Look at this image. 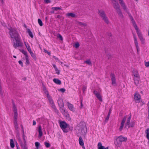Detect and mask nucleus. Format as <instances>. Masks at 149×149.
Returning <instances> with one entry per match:
<instances>
[{
    "mask_svg": "<svg viewBox=\"0 0 149 149\" xmlns=\"http://www.w3.org/2000/svg\"><path fill=\"white\" fill-rule=\"evenodd\" d=\"M9 31V33L11 38H14L16 41V43L14 42L13 46L15 48L17 47L22 46V43L20 41L19 35L16 30L12 28L11 27L8 28Z\"/></svg>",
    "mask_w": 149,
    "mask_h": 149,
    "instance_id": "f257e3e1",
    "label": "nucleus"
},
{
    "mask_svg": "<svg viewBox=\"0 0 149 149\" xmlns=\"http://www.w3.org/2000/svg\"><path fill=\"white\" fill-rule=\"evenodd\" d=\"M77 129L78 130V133L83 135L85 138L87 132V128L85 123L83 122L80 123L78 125Z\"/></svg>",
    "mask_w": 149,
    "mask_h": 149,
    "instance_id": "f03ea898",
    "label": "nucleus"
},
{
    "mask_svg": "<svg viewBox=\"0 0 149 149\" xmlns=\"http://www.w3.org/2000/svg\"><path fill=\"white\" fill-rule=\"evenodd\" d=\"M127 139L126 137H123L121 135L120 136L116 137L114 141V144L117 147H120L121 145L122 142L126 141Z\"/></svg>",
    "mask_w": 149,
    "mask_h": 149,
    "instance_id": "7ed1b4c3",
    "label": "nucleus"
},
{
    "mask_svg": "<svg viewBox=\"0 0 149 149\" xmlns=\"http://www.w3.org/2000/svg\"><path fill=\"white\" fill-rule=\"evenodd\" d=\"M114 8L116 10L119 16L121 18H123V16L121 11L120 6L118 2L115 0H112Z\"/></svg>",
    "mask_w": 149,
    "mask_h": 149,
    "instance_id": "20e7f679",
    "label": "nucleus"
},
{
    "mask_svg": "<svg viewBox=\"0 0 149 149\" xmlns=\"http://www.w3.org/2000/svg\"><path fill=\"white\" fill-rule=\"evenodd\" d=\"M98 12V14L101 16L102 19L104 20L106 23L108 24L109 23V21L106 16L104 11L102 10H99Z\"/></svg>",
    "mask_w": 149,
    "mask_h": 149,
    "instance_id": "39448f33",
    "label": "nucleus"
},
{
    "mask_svg": "<svg viewBox=\"0 0 149 149\" xmlns=\"http://www.w3.org/2000/svg\"><path fill=\"white\" fill-rule=\"evenodd\" d=\"M60 126L63 132L65 133L67 132L68 130L66 128L69 126V125L67 124L65 121H61L60 123Z\"/></svg>",
    "mask_w": 149,
    "mask_h": 149,
    "instance_id": "423d86ee",
    "label": "nucleus"
},
{
    "mask_svg": "<svg viewBox=\"0 0 149 149\" xmlns=\"http://www.w3.org/2000/svg\"><path fill=\"white\" fill-rule=\"evenodd\" d=\"M18 117L17 112L14 113V123L15 125V127L17 129H18V124L17 123V118Z\"/></svg>",
    "mask_w": 149,
    "mask_h": 149,
    "instance_id": "0eeeda50",
    "label": "nucleus"
},
{
    "mask_svg": "<svg viewBox=\"0 0 149 149\" xmlns=\"http://www.w3.org/2000/svg\"><path fill=\"white\" fill-rule=\"evenodd\" d=\"M111 80L112 81V84L115 85L116 84L115 76L114 73H111L110 74Z\"/></svg>",
    "mask_w": 149,
    "mask_h": 149,
    "instance_id": "6e6552de",
    "label": "nucleus"
},
{
    "mask_svg": "<svg viewBox=\"0 0 149 149\" xmlns=\"http://www.w3.org/2000/svg\"><path fill=\"white\" fill-rule=\"evenodd\" d=\"M119 1L120 4L121 6L122 7L124 10L126 12L128 13L127 9L123 0H119Z\"/></svg>",
    "mask_w": 149,
    "mask_h": 149,
    "instance_id": "1a4fd4ad",
    "label": "nucleus"
},
{
    "mask_svg": "<svg viewBox=\"0 0 149 149\" xmlns=\"http://www.w3.org/2000/svg\"><path fill=\"white\" fill-rule=\"evenodd\" d=\"M137 35L139 37V39L141 40V43L142 44H144L145 43V40L142 36L141 33H139L138 35Z\"/></svg>",
    "mask_w": 149,
    "mask_h": 149,
    "instance_id": "9d476101",
    "label": "nucleus"
},
{
    "mask_svg": "<svg viewBox=\"0 0 149 149\" xmlns=\"http://www.w3.org/2000/svg\"><path fill=\"white\" fill-rule=\"evenodd\" d=\"M67 105L68 106L69 109L72 111H75L74 108V107L73 105L69 102L67 103Z\"/></svg>",
    "mask_w": 149,
    "mask_h": 149,
    "instance_id": "9b49d317",
    "label": "nucleus"
},
{
    "mask_svg": "<svg viewBox=\"0 0 149 149\" xmlns=\"http://www.w3.org/2000/svg\"><path fill=\"white\" fill-rule=\"evenodd\" d=\"M131 118V115H130L129 117L127 118V122L125 123V127H128V128H129L130 127V123Z\"/></svg>",
    "mask_w": 149,
    "mask_h": 149,
    "instance_id": "f8f14e48",
    "label": "nucleus"
},
{
    "mask_svg": "<svg viewBox=\"0 0 149 149\" xmlns=\"http://www.w3.org/2000/svg\"><path fill=\"white\" fill-rule=\"evenodd\" d=\"M98 149H108V147L105 148L104 146H102V143L101 142H99L97 145Z\"/></svg>",
    "mask_w": 149,
    "mask_h": 149,
    "instance_id": "ddd939ff",
    "label": "nucleus"
},
{
    "mask_svg": "<svg viewBox=\"0 0 149 149\" xmlns=\"http://www.w3.org/2000/svg\"><path fill=\"white\" fill-rule=\"evenodd\" d=\"M58 103L59 107H64L63 100L61 99H59L58 100Z\"/></svg>",
    "mask_w": 149,
    "mask_h": 149,
    "instance_id": "4468645a",
    "label": "nucleus"
},
{
    "mask_svg": "<svg viewBox=\"0 0 149 149\" xmlns=\"http://www.w3.org/2000/svg\"><path fill=\"white\" fill-rule=\"evenodd\" d=\"M141 96L140 95L137 93H135L134 96V98L135 100H138L140 99Z\"/></svg>",
    "mask_w": 149,
    "mask_h": 149,
    "instance_id": "2eb2a0df",
    "label": "nucleus"
},
{
    "mask_svg": "<svg viewBox=\"0 0 149 149\" xmlns=\"http://www.w3.org/2000/svg\"><path fill=\"white\" fill-rule=\"evenodd\" d=\"M38 132L39 133L38 137L39 138H40L42 136V131L41 127V125H39L38 126Z\"/></svg>",
    "mask_w": 149,
    "mask_h": 149,
    "instance_id": "dca6fc26",
    "label": "nucleus"
},
{
    "mask_svg": "<svg viewBox=\"0 0 149 149\" xmlns=\"http://www.w3.org/2000/svg\"><path fill=\"white\" fill-rule=\"evenodd\" d=\"M20 143L23 149H27L26 143L23 142L22 141L20 142Z\"/></svg>",
    "mask_w": 149,
    "mask_h": 149,
    "instance_id": "f3484780",
    "label": "nucleus"
},
{
    "mask_svg": "<svg viewBox=\"0 0 149 149\" xmlns=\"http://www.w3.org/2000/svg\"><path fill=\"white\" fill-rule=\"evenodd\" d=\"M134 27V28H135V29L136 31V33L137 35H138V33H141V32L139 30V29L137 27V26L136 23V22H135L134 23H132Z\"/></svg>",
    "mask_w": 149,
    "mask_h": 149,
    "instance_id": "a211bd4d",
    "label": "nucleus"
},
{
    "mask_svg": "<svg viewBox=\"0 0 149 149\" xmlns=\"http://www.w3.org/2000/svg\"><path fill=\"white\" fill-rule=\"evenodd\" d=\"M16 130V133H17V139H18L19 140V142H21V141H21V139H20V138L19 136V127H18V129H17L16 128H15Z\"/></svg>",
    "mask_w": 149,
    "mask_h": 149,
    "instance_id": "6ab92c4d",
    "label": "nucleus"
},
{
    "mask_svg": "<svg viewBox=\"0 0 149 149\" xmlns=\"http://www.w3.org/2000/svg\"><path fill=\"white\" fill-rule=\"evenodd\" d=\"M134 83L136 85H137L139 83V77H134Z\"/></svg>",
    "mask_w": 149,
    "mask_h": 149,
    "instance_id": "aec40b11",
    "label": "nucleus"
},
{
    "mask_svg": "<svg viewBox=\"0 0 149 149\" xmlns=\"http://www.w3.org/2000/svg\"><path fill=\"white\" fill-rule=\"evenodd\" d=\"M53 81L56 84L58 85H60L61 84V81L57 79H54Z\"/></svg>",
    "mask_w": 149,
    "mask_h": 149,
    "instance_id": "412c9836",
    "label": "nucleus"
},
{
    "mask_svg": "<svg viewBox=\"0 0 149 149\" xmlns=\"http://www.w3.org/2000/svg\"><path fill=\"white\" fill-rule=\"evenodd\" d=\"M79 143L80 146H82L84 145V143L81 136H80L79 139Z\"/></svg>",
    "mask_w": 149,
    "mask_h": 149,
    "instance_id": "4be33fe9",
    "label": "nucleus"
},
{
    "mask_svg": "<svg viewBox=\"0 0 149 149\" xmlns=\"http://www.w3.org/2000/svg\"><path fill=\"white\" fill-rule=\"evenodd\" d=\"M145 133L146 134V137L149 140V128L146 129L145 131Z\"/></svg>",
    "mask_w": 149,
    "mask_h": 149,
    "instance_id": "5701e85b",
    "label": "nucleus"
},
{
    "mask_svg": "<svg viewBox=\"0 0 149 149\" xmlns=\"http://www.w3.org/2000/svg\"><path fill=\"white\" fill-rule=\"evenodd\" d=\"M27 31L29 35L32 38H33V36L32 32L29 29H27Z\"/></svg>",
    "mask_w": 149,
    "mask_h": 149,
    "instance_id": "b1692460",
    "label": "nucleus"
},
{
    "mask_svg": "<svg viewBox=\"0 0 149 149\" xmlns=\"http://www.w3.org/2000/svg\"><path fill=\"white\" fill-rule=\"evenodd\" d=\"M134 43L136 47L139 46L136 38L135 35L134 36Z\"/></svg>",
    "mask_w": 149,
    "mask_h": 149,
    "instance_id": "393cba45",
    "label": "nucleus"
},
{
    "mask_svg": "<svg viewBox=\"0 0 149 149\" xmlns=\"http://www.w3.org/2000/svg\"><path fill=\"white\" fill-rule=\"evenodd\" d=\"M134 77H139V76L136 71L134 70L133 72Z\"/></svg>",
    "mask_w": 149,
    "mask_h": 149,
    "instance_id": "a878e982",
    "label": "nucleus"
},
{
    "mask_svg": "<svg viewBox=\"0 0 149 149\" xmlns=\"http://www.w3.org/2000/svg\"><path fill=\"white\" fill-rule=\"evenodd\" d=\"M96 97L97 98V99L100 101L102 102V96L100 95V94L99 93L98 94H97L96 95Z\"/></svg>",
    "mask_w": 149,
    "mask_h": 149,
    "instance_id": "bb28decb",
    "label": "nucleus"
},
{
    "mask_svg": "<svg viewBox=\"0 0 149 149\" xmlns=\"http://www.w3.org/2000/svg\"><path fill=\"white\" fill-rule=\"evenodd\" d=\"M67 16L68 17L71 16L72 17H74L76 16V15L73 13H71L67 14Z\"/></svg>",
    "mask_w": 149,
    "mask_h": 149,
    "instance_id": "cd10ccee",
    "label": "nucleus"
},
{
    "mask_svg": "<svg viewBox=\"0 0 149 149\" xmlns=\"http://www.w3.org/2000/svg\"><path fill=\"white\" fill-rule=\"evenodd\" d=\"M10 143L11 147L12 148H14L15 146V145L14 143L13 140V139H10Z\"/></svg>",
    "mask_w": 149,
    "mask_h": 149,
    "instance_id": "c85d7f7f",
    "label": "nucleus"
},
{
    "mask_svg": "<svg viewBox=\"0 0 149 149\" xmlns=\"http://www.w3.org/2000/svg\"><path fill=\"white\" fill-rule=\"evenodd\" d=\"M65 117L68 120H70V118L69 115L67 113L64 115Z\"/></svg>",
    "mask_w": 149,
    "mask_h": 149,
    "instance_id": "c756f323",
    "label": "nucleus"
},
{
    "mask_svg": "<svg viewBox=\"0 0 149 149\" xmlns=\"http://www.w3.org/2000/svg\"><path fill=\"white\" fill-rule=\"evenodd\" d=\"M51 9L54 10H61V8L58 7H53Z\"/></svg>",
    "mask_w": 149,
    "mask_h": 149,
    "instance_id": "7c9ffc66",
    "label": "nucleus"
},
{
    "mask_svg": "<svg viewBox=\"0 0 149 149\" xmlns=\"http://www.w3.org/2000/svg\"><path fill=\"white\" fill-rule=\"evenodd\" d=\"M126 116H125L123 118L121 123V125H124V123H125V122L126 120Z\"/></svg>",
    "mask_w": 149,
    "mask_h": 149,
    "instance_id": "2f4dec72",
    "label": "nucleus"
},
{
    "mask_svg": "<svg viewBox=\"0 0 149 149\" xmlns=\"http://www.w3.org/2000/svg\"><path fill=\"white\" fill-rule=\"evenodd\" d=\"M126 116H125L123 118L121 123V125H124V123H125V122L126 120Z\"/></svg>",
    "mask_w": 149,
    "mask_h": 149,
    "instance_id": "473e14b6",
    "label": "nucleus"
},
{
    "mask_svg": "<svg viewBox=\"0 0 149 149\" xmlns=\"http://www.w3.org/2000/svg\"><path fill=\"white\" fill-rule=\"evenodd\" d=\"M105 53L106 54V56L108 57V59H110L112 56L110 54H108L106 50H105Z\"/></svg>",
    "mask_w": 149,
    "mask_h": 149,
    "instance_id": "72a5a7b5",
    "label": "nucleus"
},
{
    "mask_svg": "<svg viewBox=\"0 0 149 149\" xmlns=\"http://www.w3.org/2000/svg\"><path fill=\"white\" fill-rule=\"evenodd\" d=\"M30 54L32 57L36 60V55L33 52L32 53H31Z\"/></svg>",
    "mask_w": 149,
    "mask_h": 149,
    "instance_id": "f704fd0d",
    "label": "nucleus"
},
{
    "mask_svg": "<svg viewBox=\"0 0 149 149\" xmlns=\"http://www.w3.org/2000/svg\"><path fill=\"white\" fill-rule=\"evenodd\" d=\"M57 38H59L60 40H63V38L62 36L60 34L58 33L57 35Z\"/></svg>",
    "mask_w": 149,
    "mask_h": 149,
    "instance_id": "c9c22d12",
    "label": "nucleus"
},
{
    "mask_svg": "<svg viewBox=\"0 0 149 149\" xmlns=\"http://www.w3.org/2000/svg\"><path fill=\"white\" fill-rule=\"evenodd\" d=\"M21 52L23 54H24L25 55V57H28V56L27 54V53L26 51H25L23 50H21Z\"/></svg>",
    "mask_w": 149,
    "mask_h": 149,
    "instance_id": "e433bc0d",
    "label": "nucleus"
},
{
    "mask_svg": "<svg viewBox=\"0 0 149 149\" xmlns=\"http://www.w3.org/2000/svg\"><path fill=\"white\" fill-rule=\"evenodd\" d=\"M38 22L40 26H42L43 25L41 19H38Z\"/></svg>",
    "mask_w": 149,
    "mask_h": 149,
    "instance_id": "4c0bfd02",
    "label": "nucleus"
},
{
    "mask_svg": "<svg viewBox=\"0 0 149 149\" xmlns=\"http://www.w3.org/2000/svg\"><path fill=\"white\" fill-rule=\"evenodd\" d=\"M35 144L36 148V149H38L39 146L40 145V143L38 142H36L35 143Z\"/></svg>",
    "mask_w": 149,
    "mask_h": 149,
    "instance_id": "58836bf2",
    "label": "nucleus"
},
{
    "mask_svg": "<svg viewBox=\"0 0 149 149\" xmlns=\"http://www.w3.org/2000/svg\"><path fill=\"white\" fill-rule=\"evenodd\" d=\"M79 46V45L78 42H76L74 45V46L76 48H78Z\"/></svg>",
    "mask_w": 149,
    "mask_h": 149,
    "instance_id": "ea45409f",
    "label": "nucleus"
},
{
    "mask_svg": "<svg viewBox=\"0 0 149 149\" xmlns=\"http://www.w3.org/2000/svg\"><path fill=\"white\" fill-rule=\"evenodd\" d=\"M108 35L109 36V40H110L111 42H113V40H111L112 39V37H111V33H108Z\"/></svg>",
    "mask_w": 149,
    "mask_h": 149,
    "instance_id": "a19ab883",
    "label": "nucleus"
},
{
    "mask_svg": "<svg viewBox=\"0 0 149 149\" xmlns=\"http://www.w3.org/2000/svg\"><path fill=\"white\" fill-rule=\"evenodd\" d=\"M77 24H79V25L80 26H86V24H85L81 22L78 21L77 22Z\"/></svg>",
    "mask_w": 149,
    "mask_h": 149,
    "instance_id": "79ce46f5",
    "label": "nucleus"
},
{
    "mask_svg": "<svg viewBox=\"0 0 149 149\" xmlns=\"http://www.w3.org/2000/svg\"><path fill=\"white\" fill-rule=\"evenodd\" d=\"M44 144L47 148H49L50 146V144L49 143H47L46 142H44Z\"/></svg>",
    "mask_w": 149,
    "mask_h": 149,
    "instance_id": "37998d69",
    "label": "nucleus"
},
{
    "mask_svg": "<svg viewBox=\"0 0 149 149\" xmlns=\"http://www.w3.org/2000/svg\"><path fill=\"white\" fill-rule=\"evenodd\" d=\"M25 59L26 60V63L25 64L26 65H28L29 64V60L28 59V56L25 57Z\"/></svg>",
    "mask_w": 149,
    "mask_h": 149,
    "instance_id": "c03bdc74",
    "label": "nucleus"
},
{
    "mask_svg": "<svg viewBox=\"0 0 149 149\" xmlns=\"http://www.w3.org/2000/svg\"><path fill=\"white\" fill-rule=\"evenodd\" d=\"M27 49L30 54H31V53H32L33 52L29 45H28V47H27Z\"/></svg>",
    "mask_w": 149,
    "mask_h": 149,
    "instance_id": "a18cd8bd",
    "label": "nucleus"
},
{
    "mask_svg": "<svg viewBox=\"0 0 149 149\" xmlns=\"http://www.w3.org/2000/svg\"><path fill=\"white\" fill-rule=\"evenodd\" d=\"M84 62L86 63L87 64H88L89 65H91V61L90 60H89L86 61H84Z\"/></svg>",
    "mask_w": 149,
    "mask_h": 149,
    "instance_id": "49530a36",
    "label": "nucleus"
},
{
    "mask_svg": "<svg viewBox=\"0 0 149 149\" xmlns=\"http://www.w3.org/2000/svg\"><path fill=\"white\" fill-rule=\"evenodd\" d=\"M44 52L46 53H47L50 56L51 55L50 52H48L47 50L45 49H44Z\"/></svg>",
    "mask_w": 149,
    "mask_h": 149,
    "instance_id": "de8ad7c7",
    "label": "nucleus"
},
{
    "mask_svg": "<svg viewBox=\"0 0 149 149\" xmlns=\"http://www.w3.org/2000/svg\"><path fill=\"white\" fill-rule=\"evenodd\" d=\"M58 90L59 91H61L62 93H64L65 91V89L64 88H61L60 89Z\"/></svg>",
    "mask_w": 149,
    "mask_h": 149,
    "instance_id": "09e8293b",
    "label": "nucleus"
},
{
    "mask_svg": "<svg viewBox=\"0 0 149 149\" xmlns=\"http://www.w3.org/2000/svg\"><path fill=\"white\" fill-rule=\"evenodd\" d=\"M134 125V123L133 122H132L130 125V127H133Z\"/></svg>",
    "mask_w": 149,
    "mask_h": 149,
    "instance_id": "8fccbe9b",
    "label": "nucleus"
},
{
    "mask_svg": "<svg viewBox=\"0 0 149 149\" xmlns=\"http://www.w3.org/2000/svg\"><path fill=\"white\" fill-rule=\"evenodd\" d=\"M63 107H59L61 113H62L63 111L64 110V109H63Z\"/></svg>",
    "mask_w": 149,
    "mask_h": 149,
    "instance_id": "3c124183",
    "label": "nucleus"
},
{
    "mask_svg": "<svg viewBox=\"0 0 149 149\" xmlns=\"http://www.w3.org/2000/svg\"><path fill=\"white\" fill-rule=\"evenodd\" d=\"M86 89V87L85 86H83L82 90H83V92L84 93V92L85 91Z\"/></svg>",
    "mask_w": 149,
    "mask_h": 149,
    "instance_id": "603ef678",
    "label": "nucleus"
},
{
    "mask_svg": "<svg viewBox=\"0 0 149 149\" xmlns=\"http://www.w3.org/2000/svg\"><path fill=\"white\" fill-rule=\"evenodd\" d=\"M110 116H109L108 115H107V116L105 118V122H107L108 120L109 117Z\"/></svg>",
    "mask_w": 149,
    "mask_h": 149,
    "instance_id": "864d4df0",
    "label": "nucleus"
},
{
    "mask_svg": "<svg viewBox=\"0 0 149 149\" xmlns=\"http://www.w3.org/2000/svg\"><path fill=\"white\" fill-rule=\"evenodd\" d=\"M53 57L55 58L56 61H57L58 62H60L58 58H56L55 56H53Z\"/></svg>",
    "mask_w": 149,
    "mask_h": 149,
    "instance_id": "5fc2aeb1",
    "label": "nucleus"
},
{
    "mask_svg": "<svg viewBox=\"0 0 149 149\" xmlns=\"http://www.w3.org/2000/svg\"><path fill=\"white\" fill-rule=\"evenodd\" d=\"M64 115H65L67 113V112L64 109L62 112V113Z\"/></svg>",
    "mask_w": 149,
    "mask_h": 149,
    "instance_id": "6e6d98bb",
    "label": "nucleus"
},
{
    "mask_svg": "<svg viewBox=\"0 0 149 149\" xmlns=\"http://www.w3.org/2000/svg\"><path fill=\"white\" fill-rule=\"evenodd\" d=\"M124 125H121L119 128V130L120 131H122V130L123 129V126Z\"/></svg>",
    "mask_w": 149,
    "mask_h": 149,
    "instance_id": "4d7b16f0",
    "label": "nucleus"
},
{
    "mask_svg": "<svg viewBox=\"0 0 149 149\" xmlns=\"http://www.w3.org/2000/svg\"><path fill=\"white\" fill-rule=\"evenodd\" d=\"M136 50H137V52L138 54H139V46H138L137 47H136Z\"/></svg>",
    "mask_w": 149,
    "mask_h": 149,
    "instance_id": "13d9d810",
    "label": "nucleus"
},
{
    "mask_svg": "<svg viewBox=\"0 0 149 149\" xmlns=\"http://www.w3.org/2000/svg\"><path fill=\"white\" fill-rule=\"evenodd\" d=\"M145 65L146 67H149V61L146 62L145 63Z\"/></svg>",
    "mask_w": 149,
    "mask_h": 149,
    "instance_id": "bf43d9fd",
    "label": "nucleus"
},
{
    "mask_svg": "<svg viewBox=\"0 0 149 149\" xmlns=\"http://www.w3.org/2000/svg\"><path fill=\"white\" fill-rule=\"evenodd\" d=\"M18 63H19V64L20 65L22 66V67H23V64L22 62V61L20 60L19 61H18Z\"/></svg>",
    "mask_w": 149,
    "mask_h": 149,
    "instance_id": "052dcab7",
    "label": "nucleus"
},
{
    "mask_svg": "<svg viewBox=\"0 0 149 149\" xmlns=\"http://www.w3.org/2000/svg\"><path fill=\"white\" fill-rule=\"evenodd\" d=\"M55 71H56V73L58 74H60V71L59 70H58V68Z\"/></svg>",
    "mask_w": 149,
    "mask_h": 149,
    "instance_id": "680f3d73",
    "label": "nucleus"
},
{
    "mask_svg": "<svg viewBox=\"0 0 149 149\" xmlns=\"http://www.w3.org/2000/svg\"><path fill=\"white\" fill-rule=\"evenodd\" d=\"M130 19L132 21V23H134V22H135L132 17L130 18Z\"/></svg>",
    "mask_w": 149,
    "mask_h": 149,
    "instance_id": "e2e57ef3",
    "label": "nucleus"
},
{
    "mask_svg": "<svg viewBox=\"0 0 149 149\" xmlns=\"http://www.w3.org/2000/svg\"><path fill=\"white\" fill-rule=\"evenodd\" d=\"M43 90L44 91H45L47 90L45 86L43 84H42Z\"/></svg>",
    "mask_w": 149,
    "mask_h": 149,
    "instance_id": "0e129e2a",
    "label": "nucleus"
},
{
    "mask_svg": "<svg viewBox=\"0 0 149 149\" xmlns=\"http://www.w3.org/2000/svg\"><path fill=\"white\" fill-rule=\"evenodd\" d=\"M44 91L45 92V93L47 95V97H48V96H49V94L48 92L47 91V90Z\"/></svg>",
    "mask_w": 149,
    "mask_h": 149,
    "instance_id": "69168bd1",
    "label": "nucleus"
},
{
    "mask_svg": "<svg viewBox=\"0 0 149 149\" xmlns=\"http://www.w3.org/2000/svg\"><path fill=\"white\" fill-rule=\"evenodd\" d=\"M93 93L94 94L96 95L97 94H98L99 93V92H98L97 91H96L94 90L93 91Z\"/></svg>",
    "mask_w": 149,
    "mask_h": 149,
    "instance_id": "338daca9",
    "label": "nucleus"
},
{
    "mask_svg": "<svg viewBox=\"0 0 149 149\" xmlns=\"http://www.w3.org/2000/svg\"><path fill=\"white\" fill-rule=\"evenodd\" d=\"M148 118H149V101L148 102Z\"/></svg>",
    "mask_w": 149,
    "mask_h": 149,
    "instance_id": "774afa93",
    "label": "nucleus"
}]
</instances>
